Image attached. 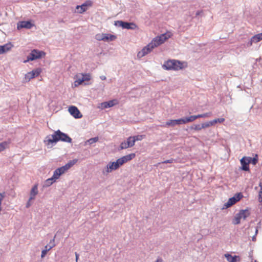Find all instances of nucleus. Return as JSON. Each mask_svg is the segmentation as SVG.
I'll return each mask as SVG.
<instances>
[{"instance_id": "obj_10", "label": "nucleus", "mask_w": 262, "mask_h": 262, "mask_svg": "<svg viewBox=\"0 0 262 262\" xmlns=\"http://www.w3.org/2000/svg\"><path fill=\"white\" fill-rule=\"evenodd\" d=\"M154 48L152 44L150 42L138 53V57L139 58L143 57L148 53H150Z\"/></svg>"}, {"instance_id": "obj_8", "label": "nucleus", "mask_w": 262, "mask_h": 262, "mask_svg": "<svg viewBox=\"0 0 262 262\" xmlns=\"http://www.w3.org/2000/svg\"><path fill=\"white\" fill-rule=\"evenodd\" d=\"M93 2L91 0H87L81 5H77L76 9L79 13H83L86 11L88 7L92 6Z\"/></svg>"}, {"instance_id": "obj_15", "label": "nucleus", "mask_w": 262, "mask_h": 262, "mask_svg": "<svg viewBox=\"0 0 262 262\" xmlns=\"http://www.w3.org/2000/svg\"><path fill=\"white\" fill-rule=\"evenodd\" d=\"M185 124L183 118L178 119L169 120L166 122V126H174L176 125Z\"/></svg>"}, {"instance_id": "obj_22", "label": "nucleus", "mask_w": 262, "mask_h": 262, "mask_svg": "<svg viewBox=\"0 0 262 262\" xmlns=\"http://www.w3.org/2000/svg\"><path fill=\"white\" fill-rule=\"evenodd\" d=\"M224 255L228 262H237L239 258L238 256H232L229 253H226Z\"/></svg>"}, {"instance_id": "obj_42", "label": "nucleus", "mask_w": 262, "mask_h": 262, "mask_svg": "<svg viewBox=\"0 0 262 262\" xmlns=\"http://www.w3.org/2000/svg\"><path fill=\"white\" fill-rule=\"evenodd\" d=\"M58 172L59 173V174L61 176L62 174L64 173L65 171H66V169L64 168L63 166H61L60 167H59L56 169Z\"/></svg>"}, {"instance_id": "obj_37", "label": "nucleus", "mask_w": 262, "mask_h": 262, "mask_svg": "<svg viewBox=\"0 0 262 262\" xmlns=\"http://www.w3.org/2000/svg\"><path fill=\"white\" fill-rule=\"evenodd\" d=\"M124 21L123 20H117L115 21L114 25L117 27H120L123 29L124 25Z\"/></svg>"}, {"instance_id": "obj_9", "label": "nucleus", "mask_w": 262, "mask_h": 262, "mask_svg": "<svg viewBox=\"0 0 262 262\" xmlns=\"http://www.w3.org/2000/svg\"><path fill=\"white\" fill-rule=\"evenodd\" d=\"M41 72L40 68H37L31 72H28L25 76L26 81H29L31 79L35 78L39 75Z\"/></svg>"}, {"instance_id": "obj_20", "label": "nucleus", "mask_w": 262, "mask_h": 262, "mask_svg": "<svg viewBox=\"0 0 262 262\" xmlns=\"http://www.w3.org/2000/svg\"><path fill=\"white\" fill-rule=\"evenodd\" d=\"M103 38L102 41L109 42L115 40L117 38V36L111 34L103 33Z\"/></svg>"}, {"instance_id": "obj_36", "label": "nucleus", "mask_w": 262, "mask_h": 262, "mask_svg": "<svg viewBox=\"0 0 262 262\" xmlns=\"http://www.w3.org/2000/svg\"><path fill=\"white\" fill-rule=\"evenodd\" d=\"M60 176V175L58 172L57 170L55 169V171L53 172V174L52 178L56 181V180L59 178Z\"/></svg>"}, {"instance_id": "obj_46", "label": "nucleus", "mask_w": 262, "mask_h": 262, "mask_svg": "<svg viewBox=\"0 0 262 262\" xmlns=\"http://www.w3.org/2000/svg\"><path fill=\"white\" fill-rule=\"evenodd\" d=\"M203 13L202 11H200V10L197 11L195 13V16H199V15H201V13Z\"/></svg>"}, {"instance_id": "obj_32", "label": "nucleus", "mask_w": 262, "mask_h": 262, "mask_svg": "<svg viewBox=\"0 0 262 262\" xmlns=\"http://www.w3.org/2000/svg\"><path fill=\"white\" fill-rule=\"evenodd\" d=\"M241 169L246 171V156H244L241 160Z\"/></svg>"}, {"instance_id": "obj_50", "label": "nucleus", "mask_w": 262, "mask_h": 262, "mask_svg": "<svg viewBox=\"0 0 262 262\" xmlns=\"http://www.w3.org/2000/svg\"><path fill=\"white\" fill-rule=\"evenodd\" d=\"M75 255H76V260L77 261L78 260V257H79V254H77L76 252L75 253Z\"/></svg>"}, {"instance_id": "obj_1", "label": "nucleus", "mask_w": 262, "mask_h": 262, "mask_svg": "<svg viewBox=\"0 0 262 262\" xmlns=\"http://www.w3.org/2000/svg\"><path fill=\"white\" fill-rule=\"evenodd\" d=\"M52 138H51L49 136H47L46 138V140L45 141L47 142V144H52L54 145L58 141H62L67 143H71L72 139L69 136L60 131L59 129L55 131L53 134L51 136Z\"/></svg>"}, {"instance_id": "obj_49", "label": "nucleus", "mask_w": 262, "mask_h": 262, "mask_svg": "<svg viewBox=\"0 0 262 262\" xmlns=\"http://www.w3.org/2000/svg\"><path fill=\"white\" fill-rule=\"evenodd\" d=\"M100 78L102 80H104L106 79V77L104 75H102V76H100Z\"/></svg>"}, {"instance_id": "obj_5", "label": "nucleus", "mask_w": 262, "mask_h": 262, "mask_svg": "<svg viewBox=\"0 0 262 262\" xmlns=\"http://www.w3.org/2000/svg\"><path fill=\"white\" fill-rule=\"evenodd\" d=\"M170 37V36L167 33L162 34L154 38L150 43L152 44L153 47L155 48L164 43Z\"/></svg>"}, {"instance_id": "obj_7", "label": "nucleus", "mask_w": 262, "mask_h": 262, "mask_svg": "<svg viewBox=\"0 0 262 262\" xmlns=\"http://www.w3.org/2000/svg\"><path fill=\"white\" fill-rule=\"evenodd\" d=\"M242 219H246V209H242L236 213L232 220V223L233 225H238L241 223Z\"/></svg>"}, {"instance_id": "obj_41", "label": "nucleus", "mask_w": 262, "mask_h": 262, "mask_svg": "<svg viewBox=\"0 0 262 262\" xmlns=\"http://www.w3.org/2000/svg\"><path fill=\"white\" fill-rule=\"evenodd\" d=\"M103 33H98L95 35V39L98 41L103 40Z\"/></svg>"}, {"instance_id": "obj_25", "label": "nucleus", "mask_w": 262, "mask_h": 262, "mask_svg": "<svg viewBox=\"0 0 262 262\" xmlns=\"http://www.w3.org/2000/svg\"><path fill=\"white\" fill-rule=\"evenodd\" d=\"M77 161L78 160L76 159H73L72 160L69 161L66 165L63 166L67 171L71 167H72L74 164H75Z\"/></svg>"}, {"instance_id": "obj_30", "label": "nucleus", "mask_w": 262, "mask_h": 262, "mask_svg": "<svg viewBox=\"0 0 262 262\" xmlns=\"http://www.w3.org/2000/svg\"><path fill=\"white\" fill-rule=\"evenodd\" d=\"M143 135H136L134 136H130L131 138H132V141L135 145L136 141H140L143 139Z\"/></svg>"}, {"instance_id": "obj_18", "label": "nucleus", "mask_w": 262, "mask_h": 262, "mask_svg": "<svg viewBox=\"0 0 262 262\" xmlns=\"http://www.w3.org/2000/svg\"><path fill=\"white\" fill-rule=\"evenodd\" d=\"M38 184H35L32 187L30 193L29 201L35 199L36 195L38 194Z\"/></svg>"}, {"instance_id": "obj_39", "label": "nucleus", "mask_w": 262, "mask_h": 262, "mask_svg": "<svg viewBox=\"0 0 262 262\" xmlns=\"http://www.w3.org/2000/svg\"><path fill=\"white\" fill-rule=\"evenodd\" d=\"M116 162L117 163V165H118V167L119 168L120 166H121L122 165H123L124 163V162H123V160L122 158V157L118 159L116 161Z\"/></svg>"}, {"instance_id": "obj_34", "label": "nucleus", "mask_w": 262, "mask_h": 262, "mask_svg": "<svg viewBox=\"0 0 262 262\" xmlns=\"http://www.w3.org/2000/svg\"><path fill=\"white\" fill-rule=\"evenodd\" d=\"M211 121L212 123V125H214L215 124L217 123H223L225 121V119L223 118H216Z\"/></svg>"}, {"instance_id": "obj_28", "label": "nucleus", "mask_w": 262, "mask_h": 262, "mask_svg": "<svg viewBox=\"0 0 262 262\" xmlns=\"http://www.w3.org/2000/svg\"><path fill=\"white\" fill-rule=\"evenodd\" d=\"M99 140V138L98 137H95L94 138H92L89 139V140H87L84 142V145H86L88 144L92 145L96 142H97Z\"/></svg>"}, {"instance_id": "obj_21", "label": "nucleus", "mask_w": 262, "mask_h": 262, "mask_svg": "<svg viewBox=\"0 0 262 262\" xmlns=\"http://www.w3.org/2000/svg\"><path fill=\"white\" fill-rule=\"evenodd\" d=\"M12 47L13 45L10 42L6 43L3 46H0L1 54L6 53L7 51L10 50Z\"/></svg>"}, {"instance_id": "obj_53", "label": "nucleus", "mask_w": 262, "mask_h": 262, "mask_svg": "<svg viewBox=\"0 0 262 262\" xmlns=\"http://www.w3.org/2000/svg\"><path fill=\"white\" fill-rule=\"evenodd\" d=\"M249 230H251V231H252V228H251V229H249Z\"/></svg>"}, {"instance_id": "obj_24", "label": "nucleus", "mask_w": 262, "mask_h": 262, "mask_svg": "<svg viewBox=\"0 0 262 262\" xmlns=\"http://www.w3.org/2000/svg\"><path fill=\"white\" fill-rule=\"evenodd\" d=\"M55 246V244H53L52 245H46L45 247V249L42 250L41 254V257L43 258L45 255H46L47 253L50 251L51 249H52L53 247Z\"/></svg>"}, {"instance_id": "obj_6", "label": "nucleus", "mask_w": 262, "mask_h": 262, "mask_svg": "<svg viewBox=\"0 0 262 262\" xmlns=\"http://www.w3.org/2000/svg\"><path fill=\"white\" fill-rule=\"evenodd\" d=\"M119 168L116 161L110 162L103 169L102 173L103 175H107L108 173L112 172L113 170H117Z\"/></svg>"}, {"instance_id": "obj_27", "label": "nucleus", "mask_w": 262, "mask_h": 262, "mask_svg": "<svg viewBox=\"0 0 262 262\" xmlns=\"http://www.w3.org/2000/svg\"><path fill=\"white\" fill-rule=\"evenodd\" d=\"M55 182V181L51 177L50 178L47 179L44 182L42 186L43 188L48 187L52 185Z\"/></svg>"}, {"instance_id": "obj_38", "label": "nucleus", "mask_w": 262, "mask_h": 262, "mask_svg": "<svg viewBox=\"0 0 262 262\" xmlns=\"http://www.w3.org/2000/svg\"><path fill=\"white\" fill-rule=\"evenodd\" d=\"M191 129L195 130H200L203 129V127H201V125L200 124H194L193 126H191Z\"/></svg>"}, {"instance_id": "obj_47", "label": "nucleus", "mask_w": 262, "mask_h": 262, "mask_svg": "<svg viewBox=\"0 0 262 262\" xmlns=\"http://www.w3.org/2000/svg\"><path fill=\"white\" fill-rule=\"evenodd\" d=\"M249 257L251 259V262H257L256 260L255 259H253L252 258V255L250 254Z\"/></svg>"}, {"instance_id": "obj_45", "label": "nucleus", "mask_w": 262, "mask_h": 262, "mask_svg": "<svg viewBox=\"0 0 262 262\" xmlns=\"http://www.w3.org/2000/svg\"><path fill=\"white\" fill-rule=\"evenodd\" d=\"M55 236H54V237L53 239H51V240H50V242H49V244H50V245H53V244H54V242H55Z\"/></svg>"}, {"instance_id": "obj_11", "label": "nucleus", "mask_w": 262, "mask_h": 262, "mask_svg": "<svg viewBox=\"0 0 262 262\" xmlns=\"http://www.w3.org/2000/svg\"><path fill=\"white\" fill-rule=\"evenodd\" d=\"M68 111L70 115L75 119H80L82 117L80 112L75 106L72 105L69 106Z\"/></svg>"}, {"instance_id": "obj_16", "label": "nucleus", "mask_w": 262, "mask_h": 262, "mask_svg": "<svg viewBox=\"0 0 262 262\" xmlns=\"http://www.w3.org/2000/svg\"><path fill=\"white\" fill-rule=\"evenodd\" d=\"M258 161V156L255 154L253 158L247 157V171H249V164H251L255 165Z\"/></svg>"}, {"instance_id": "obj_44", "label": "nucleus", "mask_w": 262, "mask_h": 262, "mask_svg": "<svg viewBox=\"0 0 262 262\" xmlns=\"http://www.w3.org/2000/svg\"><path fill=\"white\" fill-rule=\"evenodd\" d=\"M254 230L255 231V235L252 236V241H256V237L255 235H256L257 233V229L256 228H254Z\"/></svg>"}, {"instance_id": "obj_48", "label": "nucleus", "mask_w": 262, "mask_h": 262, "mask_svg": "<svg viewBox=\"0 0 262 262\" xmlns=\"http://www.w3.org/2000/svg\"><path fill=\"white\" fill-rule=\"evenodd\" d=\"M30 201H29V200L28 202L27 203V204H26V207L27 208H28V207H29L31 206Z\"/></svg>"}, {"instance_id": "obj_4", "label": "nucleus", "mask_w": 262, "mask_h": 262, "mask_svg": "<svg viewBox=\"0 0 262 262\" xmlns=\"http://www.w3.org/2000/svg\"><path fill=\"white\" fill-rule=\"evenodd\" d=\"M45 55L46 53L44 51L37 49H33L31 51L29 55H28L27 60L25 61V62L28 61H33L35 59H40L45 56Z\"/></svg>"}, {"instance_id": "obj_19", "label": "nucleus", "mask_w": 262, "mask_h": 262, "mask_svg": "<svg viewBox=\"0 0 262 262\" xmlns=\"http://www.w3.org/2000/svg\"><path fill=\"white\" fill-rule=\"evenodd\" d=\"M138 28L137 25L134 23H129L127 21H124V25L123 29H126L128 30H134Z\"/></svg>"}, {"instance_id": "obj_3", "label": "nucleus", "mask_w": 262, "mask_h": 262, "mask_svg": "<svg viewBox=\"0 0 262 262\" xmlns=\"http://www.w3.org/2000/svg\"><path fill=\"white\" fill-rule=\"evenodd\" d=\"M244 195L242 192H238L235 193L233 196L229 199L227 202L225 203L223 206L222 209H226L228 208L231 207L232 206L236 204L237 202L239 201Z\"/></svg>"}, {"instance_id": "obj_29", "label": "nucleus", "mask_w": 262, "mask_h": 262, "mask_svg": "<svg viewBox=\"0 0 262 262\" xmlns=\"http://www.w3.org/2000/svg\"><path fill=\"white\" fill-rule=\"evenodd\" d=\"M197 118L196 115H192L189 117H183L184 124H186L188 122H193Z\"/></svg>"}, {"instance_id": "obj_35", "label": "nucleus", "mask_w": 262, "mask_h": 262, "mask_svg": "<svg viewBox=\"0 0 262 262\" xmlns=\"http://www.w3.org/2000/svg\"><path fill=\"white\" fill-rule=\"evenodd\" d=\"M212 123L211 122V121H209L205 123H203L201 124V127H203V128L208 127L210 126H212Z\"/></svg>"}, {"instance_id": "obj_51", "label": "nucleus", "mask_w": 262, "mask_h": 262, "mask_svg": "<svg viewBox=\"0 0 262 262\" xmlns=\"http://www.w3.org/2000/svg\"><path fill=\"white\" fill-rule=\"evenodd\" d=\"M162 258H158L155 262H162Z\"/></svg>"}, {"instance_id": "obj_17", "label": "nucleus", "mask_w": 262, "mask_h": 262, "mask_svg": "<svg viewBox=\"0 0 262 262\" xmlns=\"http://www.w3.org/2000/svg\"><path fill=\"white\" fill-rule=\"evenodd\" d=\"M117 103L118 102L117 100L113 99L108 101L103 102L101 103V105L102 108H107L114 106L115 105L117 104Z\"/></svg>"}, {"instance_id": "obj_12", "label": "nucleus", "mask_w": 262, "mask_h": 262, "mask_svg": "<svg viewBox=\"0 0 262 262\" xmlns=\"http://www.w3.org/2000/svg\"><path fill=\"white\" fill-rule=\"evenodd\" d=\"M34 25L30 21H20L17 24V28L20 30L23 28L31 29Z\"/></svg>"}, {"instance_id": "obj_26", "label": "nucleus", "mask_w": 262, "mask_h": 262, "mask_svg": "<svg viewBox=\"0 0 262 262\" xmlns=\"http://www.w3.org/2000/svg\"><path fill=\"white\" fill-rule=\"evenodd\" d=\"M136 157V154L135 153H131L130 154L125 155L124 156L122 157V158L124 162V163L132 160Z\"/></svg>"}, {"instance_id": "obj_40", "label": "nucleus", "mask_w": 262, "mask_h": 262, "mask_svg": "<svg viewBox=\"0 0 262 262\" xmlns=\"http://www.w3.org/2000/svg\"><path fill=\"white\" fill-rule=\"evenodd\" d=\"M259 186L260 187V189L258 192V200L259 202H262V184L261 183L259 184Z\"/></svg>"}, {"instance_id": "obj_14", "label": "nucleus", "mask_w": 262, "mask_h": 262, "mask_svg": "<svg viewBox=\"0 0 262 262\" xmlns=\"http://www.w3.org/2000/svg\"><path fill=\"white\" fill-rule=\"evenodd\" d=\"M91 78V75L90 73L82 74V77L76 80L74 83L76 86L82 84V83L85 81H89Z\"/></svg>"}, {"instance_id": "obj_2", "label": "nucleus", "mask_w": 262, "mask_h": 262, "mask_svg": "<svg viewBox=\"0 0 262 262\" xmlns=\"http://www.w3.org/2000/svg\"><path fill=\"white\" fill-rule=\"evenodd\" d=\"M187 67V63L176 59H169L165 61L163 68L166 70L179 71Z\"/></svg>"}, {"instance_id": "obj_31", "label": "nucleus", "mask_w": 262, "mask_h": 262, "mask_svg": "<svg viewBox=\"0 0 262 262\" xmlns=\"http://www.w3.org/2000/svg\"><path fill=\"white\" fill-rule=\"evenodd\" d=\"M212 115V113L211 112L203 113L202 114H198L196 115V118H208L210 117Z\"/></svg>"}, {"instance_id": "obj_43", "label": "nucleus", "mask_w": 262, "mask_h": 262, "mask_svg": "<svg viewBox=\"0 0 262 262\" xmlns=\"http://www.w3.org/2000/svg\"><path fill=\"white\" fill-rule=\"evenodd\" d=\"M175 161H176V160L174 159L171 158L170 159L165 160V161L162 162L161 163H162V164L172 163Z\"/></svg>"}, {"instance_id": "obj_33", "label": "nucleus", "mask_w": 262, "mask_h": 262, "mask_svg": "<svg viewBox=\"0 0 262 262\" xmlns=\"http://www.w3.org/2000/svg\"><path fill=\"white\" fill-rule=\"evenodd\" d=\"M8 144H9V143L6 141H4V142L1 143H0V151H3L4 149H5L7 147Z\"/></svg>"}, {"instance_id": "obj_13", "label": "nucleus", "mask_w": 262, "mask_h": 262, "mask_svg": "<svg viewBox=\"0 0 262 262\" xmlns=\"http://www.w3.org/2000/svg\"><path fill=\"white\" fill-rule=\"evenodd\" d=\"M134 145L132 138H131L130 136L128 137L126 140H125L122 142L119 146L120 149H126L129 147H132Z\"/></svg>"}, {"instance_id": "obj_52", "label": "nucleus", "mask_w": 262, "mask_h": 262, "mask_svg": "<svg viewBox=\"0 0 262 262\" xmlns=\"http://www.w3.org/2000/svg\"><path fill=\"white\" fill-rule=\"evenodd\" d=\"M2 15V13L1 12H0V16Z\"/></svg>"}, {"instance_id": "obj_23", "label": "nucleus", "mask_w": 262, "mask_h": 262, "mask_svg": "<svg viewBox=\"0 0 262 262\" xmlns=\"http://www.w3.org/2000/svg\"><path fill=\"white\" fill-rule=\"evenodd\" d=\"M262 40V32L257 34L252 37L250 42V45H252L253 42H258Z\"/></svg>"}]
</instances>
